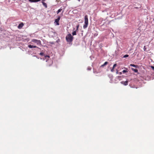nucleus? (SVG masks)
I'll use <instances>...</instances> for the list:
<instances>
[{
	"label": "nucleus",
	"instance_id": "nucleus-1",
	"mask_svg": "<svg viewBox=\"0 0 154 154\" xmlns=\"http://www.w3.org/2000/svg\"><path fill=\"white\" fill-rule=\"evenodd\" d=\"M73 37L70 34H68L66 37V39L67 42H71L73 39Z\"/></svg>",
	"mask_w": 154,
	"mask_h": 154
},
{
	"label": "nucleus",
	"instance_id": "nucleus-2",
	"mask_svg": "<svg viewBox=\"0 0 154 154\" xmlns=\"http://www.w3.org/2000/svg\"><path fill=\"white\" fill-rule=\"evenodd\" d=\"M88 25V16L86 15L85 17V24L84 25L83 27L84 29L86 28Z\"/></svg>",
	"mask_w": 154,
	"mask_h": 154
},
{
	"label": "nucleus",
	"instance_id": "nucleus-3",
	"mask_svg": "<svg viewBox=\"0 0 154 154\" xmlns=\"http://www.w3.org/2000/svg\"><path fill=\"white\" fill-rule=\"evenodd\" d=\"M32 42L35 43L38 45H41V42L40 40L36 39H33L31 40Z\"/></svg>",
	"mask_w": 154,
	"mask_h": 154
},
{
	"label": "nucleus",
	"instance_id": "nucleus-4",
	"mask_svg": "<svg viewBox=\"0 0 154 154\" xmlns=\"http://www.w3.org/2000/svg\"><path fill=\"white\" fill-rule=\"evenodd\" d=\"M60 18V16H58L57 18L55 20L54 23L56 24V25H59L60 24L59 21Z\"/></svg>",
	"mask_w": 154,
	"mask_h": 154
},
{
	"label": "nucleus",
	"instance_id": "nucleus-5",
	"mask_svg": "<svg viewBox=\"0 0 154 154\" xmlns=\"http://www.w3.org/2000/svg\"><path fill=\"white\" fill-rule=\"evenodd\" d=\"M128 82L127 81H122L121 82V83L125 85H128Z\"/></svg>",
	"mask_w": 154,
	"mask_h": 154
},
{
	"label": "nucleus",
	"instance_id": "nucleus-6",
	"mask_svg": "<svg viewBox=\"0 0 154 154\" xmlns=\"http://www.w3.org/2000/svg\"><path fill=\"white\" fill-rule=\"evenodd\" d=\"M23 25H24L23 23H20L18 25V27L19 29H21L23 27Z\"/></svg>",
	"mask_w": 154,
	"mask_h": 154
},
{
	"label": "nucleus",
	"instance_id": "nucleus-7",
	"mask_svg": "<svg viewBox=\"0 0 154 154\" xmlns=\"http://www.w3.org/2000/svg\"><path fill=\"white\" fill-rule=\"evenodd\" d=\"M28 47L29 48H39L38 47H37L35 46L31 45H28Z\"/></svg>",
	"mask_w": 154,
	"mask_h": 154
},
{
	"label": "nucleus",
	"instance_id": "nucleus-8",
	"mask_svg": "<svg viewBox=\"0 0 154 154\" xmlns=\"http://www.w3.org/2000/svg\"><path fill=\"white\" fill-rule=\"evenodd\" d=\"M29 2H35L40 1V0H28Z\"/></svg>",
	"mask_w": 154,
	"mask_h": 154
},
{
	"label": "nucleus",
	"instance_id": "nucleus-9",
	"mask_svg": "<svg viewBox=\"0 0 154 154\" xmlns=\"http://www.w3.org/2000/svg\"><path fill=\"white\" fill-rule=\"evenodd\" d=\"M108 63V62H106L103 64L102 65L100 66L101 67H103L106 65H107Z\"/></svg>",
	"mask_w": 154,
	"mask_h": 154
},
{
	"label": "nucleus",
	"instance_id": "nucleus-10",
	"mask_svg": "<svg viewBox=\"0 0 154 154\" xmlns=\"http://www.w3.org/2000/svg\"><path fill=\"white\" fill-rule=\"evenodd\" d=\"M42 3L43 5L44 6H45V8H47V5L46 4L43 2H42Z\"/></svg>",
	"mask_w": 154,
	"mask_h": 154
},
{
	"label": "nucleus",
	"instance_id": "nucleus-11",
	"mask_svg": "<svg viewBox=\"0 0 154 154\" xmlns=\"http://www.w3.org/2000/svg\"><path fill=\"white\" fill-rule=\"evenodd\" d=\"M62 10V9L61 8H60V9H59L58 11H57V14H58L59 12H60Z\"/></svg>",
	"mask_w": 154,
	"mask_h": 154
},
{
	"label": "nucleus",
	"instance_id": "nucleus-12",
	"mask_svg": "<svg viewBox=\"0 0 154 154\" xmlns=\"http://www.w3.org/2000/svg\"><path fill=\"white\" fill-rule=\"evenodd\" d=\"M133 71H134L135 72H138V70L137 69H134L133 68L131 69Z\"/></svg>",
	"mask_w": 154,
	"mask_h": 154
},
{
	"label": "nucleus",
	"instance_id": "nucleus-13",
	"mask_svg": "<svg viewBox=\"0 0 154 154\" xmlns=\"http://www.w3.org/2000/svg\"><path fill=\"white\" fill-rule=\"evenodd\" d=\"M76 30L74 31L72 33V34L73 35H76Z\"/></svg>",
	"mask_w": 154,
	"mask_h": 154
},
{
	"label": "nucleus",
	"instance_id": "nucleus-14",
	"mask_svg": "<svg viewBox=\"0 0 154 154\" xmlns=\"http://www.w3.org/2000/svg\"><path fill=\"white\" fill-rule=\"evenodd\" d=\"M131 66L136 67H137V66L136 65H135L134 64H130V65Z\"/></svg>",
	"mask_w": 154,
	"mask_h": 154
},
{
	"label": "nucleus",
	"instance_id": "nucleus-15",
	"mask_svg": "<svg viewBox=\"0 0 154 154\" xmlns=\"http://www.w3.org/2000/svg\"><path fill=\"white\" fill-rule=\"evenodd\" d=\"M79 26V25L78 24L76 26V31H77L78 30V28Z\"/></svg>",
	"mask_w": 154,
	"mask_h": 154
},
{
	"label": "nucleus",
	"instance_id": "nucleus-16",
	"mask_svg": "<svg viewBox=\"0 0 154 154\" xmlns=\"http://www.w3.org/2000/svg\"><path fill=\"white\" fill-rule=\"evenodd\" d=\"M128 54H126L124 56H123V57H128Z\"/></svg>",
	"mask_w": 154,
	"mask_h": 154
},
{
	"label": "nucleus",
	"instance_id": "nucleus-17",
	"mask_svg": "<svg viewBox=\"0 0 154 154\" xmlns=\"http://www.w3.org/2000/svg\"><path fill=\"white\" fill-rule=\"evenodd\" d=\"M115 68H113V67L112 69H111V72H113L114 71V69Z\"/></svg>",
	"mask_w": 154,
	"mask_h": 154
},
{
	"label": "nucleus",
	"instance_id": "nucleus-18",
	"mask_svg": "<svg viewBox=\"0 0 154 154\" xmlns=\"http://www.w3.org/2000/svg\"><path fill=\"white\" fill-rule=\"evenodd\" d=\"M116 66H117V64L115 63L113 65V68H115Z\"/></svg>",
	"mask_w": 154,
	"mask_h": 154
},
{
	"label": "nucleus",
	"instance_id": "nucleus-19",
	"mask_svg": "<svg viewBox=\"0 0 154 154\" xmlns=\"http://www.w3.org/2000/svg\"><path fill=\"white\" fill-rule=\"evenodd\" d=\"M128 72V71H127V70H123V71H122V72L123 73H125V72Z\"/></svg>",
	"mask_w": 154,
	"mask_h": 154
},
{
	"label": "nucleus",
	"instance_id": "nucleus-20",
	"mask_svg": "<svg viewBox=\"0 0 154 154\" xmlns=\"http://www.w3.org/2000/svg\"><path fill=\"white\" fill-rule=\"evenodd\" d=\"M39 54L40 55H41V56H43V54H44V53L42 52H41L40 53V54Z\"/></svg>",
	"mask_w": 154,
	"mask_h": 154
},
{
	"label": "nucleus",
	"instance_id": "nucleus-21",
	"mask_svg": "<svg viewBox=\"0 0 154 154\" xmlns=\"http://www.w3.org/2000/svg\"><path fill=\"white\" fill-rule=\"evenodd\" d=\"M143 49H144V51H146V46H144Z\"/></svg>",
	"mask_w": 154,
	"mask_h": 154
},
{
	"label": "nucleus",
	"instance_id": "nucleus-22",
	"mask_svg": "<svg viewBox=\"0 0 154 154\" xmlns=\"http://www.w3.org/2000/svg\"><path fill=\"white\" fill-rule=\"evenodd\" d=\"M151 68L154 70V66H151Z\"/></svg>",
	"mask_w": 154,
	"mask_h": 154
},
{
	"label": "nucleus",
	"instance_id": "nucleus-23",
	"mask_svg": "<svg viewBox=\"0 0 154 154\" xmlns=\"http://www.w3.org/2000/svg\"><path fill=\"white\" fill-rule=\"evenodd\" d=\"M91 68L90 67H88V70H91Z\"/></svg>",
	"mask_w": 154,
	"mask_h": 154
},
{
	"label": "nucleus",
	"instance_id": "nucleus-24",
	"mask_svg": "<svg viewBox=\"0 0 154 154\" xmlns=\"http://www.w3.org/2000/svg\"><path fill=\"white\" fill-rule=\"evenodd\" d=\"M94 73H96V72H95V71H94Z\"/></svg>",
	"mask_w": 154,
	"mask_h": 154
},
{
	"label": "nucleus",
	"instance_id": "nucleus-25",
	"mask_svg": "<svg viewBox=\"0 0 154 154\" xmlns=\"http://www.w3.org/2000/svg\"><path fill=\"white\" fill-rule=\"evenodd\" d=\"M98 73V72H96V73Z\"/></svg>",
	"mask_w": 154,
	"mask_h": 154
},
{
	"label": "nucleus",
	"instance_id": "nucleus-26",
	"mask_svg": "<svg viewBox=\"0 0 154 154\" xmlns=\"http://www.w3.org/2000/svg\"><path fill=\"white\" fill-rule=\"evenodd\" d=\"M47 57H49V56H47Z\"/></svg>",
	"mask_w": 154,
	"mask_h": 154
}]
</instances>
